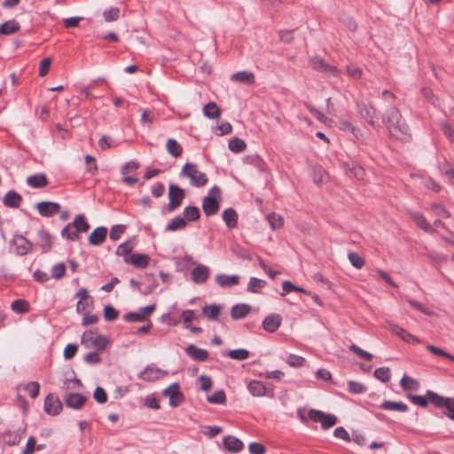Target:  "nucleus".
Returning <instances> with one entry per match:
<instances>
[{"label":"nucleus","mask_w":454,"mask_h":454,"mask_svg":"<svg viewBox=\"0 0 454 454\" xmlns=\"http://www.w3.org/2000/svg\"><path fill=\"white\" fill-rule=\"evenodd\" d=\"M51 272L52 278L60 279L66 273V266L63 262L57 263L51 268Z\"/></svg>","instance_id":"nucleus-57"},{"label":"nucleus","mask_w":454,"mask_h":454,"mask_svg":"<svg viewBox=\"0 0 454 454\" xmlns=\"http://www.w3.org/2000/svg\"><path fill=\"white\" fill-rule=\"evenodd\" d=\"M104 318L108 322L116 320L119 317V311L112 305H106L103 311Z\"/></svg>","instance_id":"nucleus-50"},{"label":"nucleus","mask_w":454,"mask_h":454,"mask_svg":"<svg viewBox=\"0 0 454 454\" xmlns=\"http://www.w3.org/2000/svg\"><path fill=\"white\" fill-rule=\"evenodd\" d=\"M357 110L363 119L373 129H380V124L377 121V109L371 102L357 103Z\"/></svg>","instance_id":"nucleus-5"},{"label":"nucleus","mask_w":454,"mask_h":454,"mask_svg":"<svg viewBox=\"0 0 454 454\" xmlns=\"http://www.w3.org/2000/svg\"><path fill=\"white\" fill-rule=\"evenodd\" d=\"M20 28V23L16 20H10L0 24V34L4 35H12Z\"/></svg>","instance_id":"nucleus-33"},{"label":"nucleus","mask_w":454,"mask_h":454,"mask_svg":"<svg viewBox=\"0 0 454 454\" xmlns=\"http://www.w3.org/2000/svg\"><path fill=\"white\" fill-rule=\"evenodd\" d=\"M407 214L416 225L427 232H434L435 230L432 228L431 224L427 222L426 217L418 211L407 210Z\"/></svg>","instance_id":"nucleus-18"},{"label":"nucleus","mask_w":454,"mask_h":454,"mask_svg":"<svg viewBox=\"0 0 454 454\" xmlns=\"http://www.w3.org/2000/svg\"><path fill=\"white\" fill-rule=\"evenodd\" d=\"M24 430L17 429L14 431L8 430L3 434V441L6 445L14 446L18 445L21 439Z\"/></svg>","instance_id":"nucleus-24"},{"label":"nucleus","mask_w":454,"mask_h":454,"mask_svg":"<svg viewBox=\"0 0 454 454\" xmlns=\"http://www.w3.org/2000/svg\"><path fill=\"white\" fill-rule=\"evenodd\" d=\"M215 282L222 287L236 286L239 283V277L237 275L219 274L215 277Z\"/></svg>","instance_id":"nucleus-30"},{"label":"nucleus","mask_w":454,"mask_h":454,"mask_svg":"<svg viewBox=\"0 0 454 454\" xmlns=\"http://www.w3.org/2000/svg\"><path fill=\"white\" fill-rule=\"evenodd\" d=\"M349 262L356 269H362L364 265V259L356 252H349L348 254Z\"/></svg>","instance_id":"nucleus-49"},{"label":"nucleus","mask_w":454,"mask_h":454,"mask_svg":"<svg viewBox=\"0 0 454 454\" xmlns=\"http://www.w3.org/2000/svg\"><path fill=\"white\" fill-rule=\"evenodd\" d=\"M179 384L173 383L162 391V395L169 397V404L177 407L184 402V395L179 390Z\"/></svg>","instance_id":"nucleus-10"},{"label":"nucleus","mask_w":454,"mask_h":454,"mask_svg":"<svg viewBox=\"0 0 454 454\" xmlns=\"http://www.w3.org/2000/svg\"><path fill=\"white\" fill-rule=\"evenodd\" d=\"M401 387L407 390H418L419 387V382L407 375H404L400 380Z\"/></svg>","instance_id":"nucleus-42"},{"label":"nucleus","mask_w":454,"mask_h":454,"mask_svg":"<svg viewBox=\"0 0 454 454\" xmlns=\"http://www.w3.org/2000/svg\"><path fill=\"white\" fill-rule=\"evenodd\" d=\"M431 209L434 210V212L440 216H442L444 218H450L451 216L449 210H447L442 204L440 203H433L431 205Z\"/></svg>","instance_id":"nucleus-63"},{"label":"nucleus","mask_w":454,"mask_h":454,"mask_svg":"<svg viewBox=\"0 0 454 454\" xmlns=\"http://www.w3.org/2000/svg\"><path fill=\"white\" fill-rule=\"evenodd\" d=\"M282 317L278 314L267 316L262 322V328L268 333H275L280 326Z\"/></svg>","instance_id":"nucleus-21"},{"label":"nucleus","mask_w":454,"mask_h":454,"mask_svg":"<svg viewBox=\"0 0 454 454\" xmlns=\"http://www.w3.org/2000/svg\"><path fill=\"white\" fill-rule=\"evenodd\" d=\"M380 408L386 411H396L400 412H405L408 411V406L403 402H394L386 400L380 405Z\"/></svg>","instance_id":"nucleus-31"},{"label":"nucleus","mask_w":454,"mask_h":454,"mask_svg":"<svg viewBox=\"0 0 454 454\" xmlns=\"http://www.w3.org/2000/svg\"><path fill=\"white\" fill-rule=\"evenodd\" d=\"M85 162L87 164V171L91 176H95L98 173V165H97L95 157H93L91 155H86Z\"/></svg>","instance_id":"nucleus-62"},{"label":"nucleus","mask_w":454,"mask_h":454,"mask_svg":"<svg viewBox=\"0 0 454 454\" xmlns=\"http://www.w3.org/2000/svg\"><path fill=\"white\" fill-rule=\"evenodd\" d=\"M268 222L272 229L276 230L280 228L283 225V218L275 214L271 213L267 216Z\"/></svg>","instance_id":"nucleus-60"},{"label":"nucleus","mask_w":454,"mask_h":454,"mask_svg":"<svg viewBox=\"0 0 454 454\" xmlns=\"http://www.w3.org/2000/svg\"><path fill=\"white\" fill-rule=\"evenodd\" d=\"M72 228L71 223L67 224L61 231V236L68 240L76 241L80 239V236L74 231H72Z\"/></svg>","instance_id":"nucleus-52"},{"label":"nucleus","mask_w":454,"mask_h":454,"mask_svg":"<svg viewBox=\"0 0 454 454\" xmlns=\"http://www.w3.org/2000/svg\"><path fill=\"white\" fill-rule=\"evenodd\" d=\"M427 257L437 266L440 267L447 262V256L434 252H429Z\"/></svg>","instance_id":"nucleus-58"},{"label":"nucleus","mask_w":454,"mask_h":454,"mask_svg":"<svg viewBox=\"0 0 454 454\" xmlns=\"http://www.w3.org/2000/svg\"><path fill=\"white\" fill-rule=\"evenodd\" d=\"M23 200L22 196L15 191H9L4 197L3 203L6 207L18 208Z\"/></svg>","instance_id":"nucleus-22"},{"label":"nucleus","mask_w":454,"mask_h":454,"mask_svg":"<svg viewBox=\"0 0 454 454\" xmlns=\"http://www.w3.org/2000/svg\"><path fill=\"white\" fill-rule=\"evenodd\" d=\"M166 148L168 153L174 158H178L183 153V147L176 139L173 138H169L167 141Z\"/></svg>","instance_id":"nucleus-37"},{"label":"nucleus","mask_w":454,"mask_h":454,"mask_svg":"<svg viewBox=\"0 0 454 454\" xmlns=\"http://www.w3.org/2000/svg\"><path fill=\"white\" fill-rule=\"evenodd\" d=\"M186 354L195 361L204 362L208 358V352L206 349L191 344L185 348Z\"/></svg>","instance_id":"nucleus-23"},{"label":"nucleus","mask_w":454,"mask_h":454,"mask_svg":"<svg viewBox=\"0 0 454 454\" xmlns=\"http://www.w3.org/2000/svg\"><path fill=\"white\" fill-rule=\"evenodd\" d=\"M232 82L253 84L254 82V75L253 73L248 71H240L233 74L231 76Z\"/></svg>","instance_id":"nucleus-32"},{"label":"nucleus","mask_w":454,"mask_h":454,"mask_svg":"<svg viewBox=\"0 0 454 454\" xmlns=\"http://www.w3.org/2000/svg\"><path fill=\"white\" fill-rule=\"evenodd\" d=\"M71 224L73 228H74V232L78 235L79 233L87 232L90 227V223L86 220L85 215L82 214L77 215Z\"/></svg>","instance_id":"nucleus-27"},{"label":"nucleus","mask_w":454,"mask_h":454,"mask_svg":"<svg viewBox=\"0 0 454 454\" xmlns=\"http://www.w3.org/2000/svg\"><path fill=\"white\" fill-rule=\"evenodd\" d=\"M309 66L314 70L329 74L333 76H339L340 72L336 67L327 64L323 59L319 57H313L309 59Z\"/></svg>","instance_id":"nucleus-9"},{"label":"nucleus","mask_w":454,"mask_h":454,"mask_svg":"<svg viewBox=\"0 0 454 454\" xmlns=\"http://www.w3.org/2000/svg\"><path fill=\"white\" fill-rule=\"evenodd\" d=\"M348 389L352 394H363L367 391V387L360 382L349 380L348 382Z\"/></svg>","instance_id":"nucleus-51"},{"label":"nucleus","mask_w":454,"mask_h":454,"mask_svg":"<svg viewBox=\"0 0 454 454\" xmlns=\"http://www.w3.org/2000/svg\"><path fill=\"white\" fill-rule=\"evenodd\" d=\"M223 442L225 449L233 453L239 452L244 448L242 441L232 435L225 436Z\"/></svg>","instance_id":"nucleus-25"},{"label":"nucleus","mask_w":454,"mask_h":454,"mask_svg":"<svg viewBox=\"0 0 454 454\" xmlns=\"http://www.w3.org/2000/svg\"><path fill=\"white\" fill-rule=\"evenodd\" d=\"M37 234L39 238L37 246L41 247L42 253H49L51 250L53 245L51 234L43 227L38 231Z\"/></svg>","instance_id":"nucleus-16"},{"label":"nucleus","mask_w":454,"mask_h":454,"mask_svg":"<svg viewBox=\"0 0 454 454\" xmlns=\"http://www.w3.org/2000/svg\"><path fill=\"white\" fill-rule=\"evenodd\" d=\"M427 349L435 356H443L454 362V356L438 347L429 344L427 346Z\"/></svg>","instance_id":"nucleus-54"},{"label":"nucleus","mask_w":454,"mask_h":454,"mask_svg":"<svg viewBox=\"0 0 454 454\" xmlns=\"http://www.w3.org/2000/svg\"><path fill=\"white\" fill-rule=\"evenodd\" d=\"M126 263L133 265L137 269H145L149 265L150 257L145 254L135 253L131 254L129 257L124 258Z\"/></svg>","instance_id":"nucleus-17"},{"label":"nucleus","mask_w":454,"mask_h":454,"mask_svg":"<svg viewBox=\"0 0 454 454\" xmlns=\"http://www.w3.org/2000/svg\"><path fill=\"white\" fill-rule=\"evenodd\" d=\"M120 15V9L117 7H112L109 10H106L103 12V17L106 21L111 22L117 20Z\"/></svg>","instance_id":"nucleus-56"},{"label":"nucleus","mask_w":454,"mask_h":454,"mask_svg":"<svg viewBox=\"0 0 454 454\" xmlns=\"http://www.w3.org/2000/svg\"><path fill=\"white\" fill-rule=\"evenodd\" d=\"M247 148L246 142L239 137H233L229 141V149L235 153H240Z\"/></svg>","instance_id":"nucleus-41"},{"label":"nucleus","mask_w":454,"mask_h":454,"mask_svg":"<svg viewBox=\"0 0 454 454\" xmlns=\"http://www.w3.org/2000/svg\"><path fill=\"white\" fill-rule=\"evenodd\" d=\"M167 374V372L158 368L155 364H150L138 374L137 377L144 381L153 382L165 377Z\"/></svg>","instance_id":"nucleus-8"},{"label":"nucleus","mask_w":454,"mask_h":454,"mask_svg":"<svg viewBox=\"0 0 454 454\" xmlns=\"http://www.w3.org/2000/svg\"><path fill=\"white\" fill-rule=\"evenodd\" d=\"M187 222L181 215L174 217L166 226L165 231H176L186 228Z\"/></svg>","instance_id":"nucleus-36"},{"label":"nucleus","mask_w":454,"mask_h":454,"mask_svg":"<svg viewBox=\"0 0 454 454\" xmlns=\"http://www.w3.org/2000/svg\"><path fill=\"white\" fill-rule=\"evenodd\" d=\"M180 176L188 177L191 184L196 187H203L208 182L207 175L199 171L197 165L191 162H187L183 166Z\"/></svg>","instance_id":"nucleus-2"},{"label":"nucleus","mask_w":454,"mask_h":454,"mask_svg":"<svg viewBox=\"0 0 454 454\" xmlns=\"http://www.w3.org/2000/svg\"><path fill=\"white\" fill-rule=\"evenodd\" d=\"M207 400L210 403L223 404L226 402L225 392L223 390L215 391L211 395H208Z\"/></svg>","instance_id":"nucleus-48"},{"label":"nucleus","mask_w":454,"mask_h":454,"mask_svg":"<svg viewBox=\"0 0 454 454\" xmlns=\"http://www.w3.org/2000/svg\"><path fill=\"white\" fill-rule=\"evenodd\" d=\"M27 184L32 188H43L47 186L48 180L44 174L38 173L29 176L27 178Z\"/></svg>","instance_id":"nucleus-29"},{"label":"nucleus","mask_w":454,"mask_h":454,"mask_svg":"<svg viewBox=\"0 0 454 454\" xmlns=\"http://www.w3.org/2000/svg\"><path fill=\"white\" fill-rule=\"evenodd\" d=\"M308 418L313 422H320L323 429H328L333 427L338 419L333 414H326L322 411L310 409L308 412Z\"/></svg>","instance_id":"nucleus-7"},{"label":"nucleus","mask_w":454,"mask_h":454,"mask_svg":"<svg viewBox=\"0 0 454 454\" xmlns=\"http://www.w3.org/2000/svg\"><path fill=\"white\" fill-rule=\"evenodd\" d=\"M109 342V339L105 335H98L94 340H92V344L98 350H105Z\"/></svg>","instance_id":"nucleus-53"},{"label":"nucleus","mask_w":454,"mask_h":454,"mask_svg":"<svg viewBox=\"0 0 454 454\" xmlns=\"http://www.w3.org/2000/svg\"><path fill=\"white\" fill-rule=\"evenodd\" d=\"M215 196H221V189L218 186L212 187L209 194L203 199L202 209L207 216L214 215L219 211L220 203Z\"/></svg>","instance_id":"nucleus-4"},{"label":"nucleus","mask_w":454,"mask_h":454,"mask_svg":"<svg viewBox=\"0 0 454 454\" xmlns=\"http://www.w3.org/2000/svg\"><path fill=\"white\" fill-rule=\"evenodd\" d=\"M383 122L392 137L403 142L410 140V128L396 106H393L385 112Z\"/></svg>","instance_id":"nucleus-1"},{"label":"nucleus","mask_w":454,"mask_h":454,"mask_svg":"<svg viewBox=\"0 0 454 454\" xmlns=\"http://www.w3.org/2000/svg\"><path fill=\"white\" fill-rule=\"evenodd\" d=\"M265 285L266 282L264 280L253 277L249 280L247 291L256 294L259 292V289L264 287Z\"/></svg>","instance_id":"nucleus-47"},{"label":"nucleus","mask_w":454,"mask_h":454,"mask_svg":"<svg viewBox=\"0 0 454 454\" xmlns=\"http://www.w3.org/2000/svg\"><path fill=\"white\" fill-rule=\"evenodd\" d=\"M407 398L414 404L418 405V406H420V407H427L428 405V403H431L428 396H427V393L426 394L425 396L423 395H412V394H408L407 395Z\"/></svg>","instance_id":"nucleus-44"},{"label":"nucleus","mask_w":454,"mask_h":454,"mask_svg":"<svg viewBox=\"0 0 454 454\" xmlns=\"http://www.w3.org/2000/svg\"><path fill=\"white\" fill-rule=\"evenodd\" d=\"M168 210L169 212H172L178 208L182 203L183 200L185 198V192L184 189H182L180 186L175 184H170L168 185Z\"/></svg>","instance_id":"nucleus-6"},{"label":"nucleus","mask_w":454,"mask_h":454,"mask_svg":"<svg viewBox=\"0 0 454 454\" xmlns=\"http://www.w3.org/2000/svg\"><path fill=\"white\" fill-rule=\"evenodd\" d=\"M389 329L390 331L397 335L399 338H401L403 341L407 343H412V344H419L420 340L416 337L415 335L410 333L405 329L402 328L396 324H389Z\"/></svg>","instance_id":"nucleus-14"},{"label":"nucleus","mask_w":454,"mask_h":454,"mask_svg":"<svg viewBox=\"0 0 454 454\" xmlns=\"http://www.w3.org/2000/svg\"><path fill=\"white\" fill-rule=\"evenodd\" d=\"M35 207L39 214L43 217L53 216L60 210V205L51 201H41Z\"/></svg>","instance_id":"nucleus-13"},{"label":"nucleus","mask_w":454,"mask_h":454,"mask_svg":"<svg viewBox=\"0 0 454 454\" xmlns=\"http://www.w3.org/2000/svg\"><path fill=\"white\" fill-rule=\"evenodd\" d=\"M223 220L229 229H234L238 226V213L234 208L229 207L223 212Z\"/></svg>","instance_id":"nucleus-28"},{"label":"nucleus","mask_w":454,"mask_h":454,"mask_svg":"<svg viewBox=\"0 0 454 454\" xmlns=\"http://www.w3.org/2000/svg\"><path fill=\"white\" fill-rule=\"evenodd\" d=\"M224 356L231 357V359L243 361L249 357V351L245 348H238L233 350H228L223 353Z\"/></svg>","instance_id":"nucleus-39"},{"label":"nucleus","mask_w":454,"mask_h":454,"mask_svg":"<svg viewBox=\"0 0 454 454\" xmlns=\"http://www.w3.org/2000/svg\"><path fill=\"white\" fill-rule=\"evenodd\" d=\"M12 243L15 246V253L21 256L30 253L34 247L33 242L23 235H14Z\"/></svg>","instance_id":"nucleus-11"},{"label":"nucleus","mask_w":454,"mask_h":454,"mask_svg":"<svg viewBox=\"0 0 454 454\" xmlns=\"http://www.w3.org/2000/svg\"><path fill=\"white\" fill-rule=\"evenodd\" d=\"M349 350L357 355L359 357L365 359L367 361H370L372 358V355L371 353L360 348L357 345L354 343L349 346Z\"/></svg>","instance_id":"nucleus-59"},{"label":"nucleus","mask_w":454,"mask_h":454,"mask_svg":"<svg viewBox=\"0 0 454 454\" xmlns=\"http://www.w3.org/2000/svg\"><path fill=\"white\" fill-rule=\"evenodd\" d=\"M210 270L206 265L199 264L191 272L192 279L196 284H204L209 278Z\"/></svg>","instance_id":"nucleus-19"},{"label":"nucleus","mask_w":454,"mask_h":454,"mask_svg":"<svg viewBox=\"0 0 454 454\" xmlns=\"http://www.w3.org/2000/svg\"><path fill=\"white\" fill-rule=\"evenodd\" d=\"M221 109L215 102H208L203 107L204 115L209 119L218 118L221 115Z\"/></svg>","instance_id":"nucleus-38"},{"label":"nucleus","mask_w":454,"mask_h":454,"mask_svg":"<svg viewBox=\"0 0 454 454\" xmlns=\"http://www.w3.org/2000/svg\"><path fill=\"white\" fill-rule=\"evenodd\" d=\"M107 237V228L99 226L90 234L88 241L91 246H100L105 242Z\"/></svg>","instance_id":"nucleus-20"},{"label":"nucleus","mask_w":454,"mask_h":454,"mask_svg":"<svg viewBox=\"0 0 454 454\" xmlns=\"http://www.w3.org/2000/svg\"><path fill=\"white\" fill-rule=\"evenodd\" d=\"M86 400V396L80 393H67L64 397L66 405L74 410H80Z\"/></svg>","instance_id":"nucleus-15"},{"label":"nucleus","mask_w":454,"mask_h":454,"mask_svg":"<svg viewBox=\"0 0 454 454\" xmlns=\"http://www.w3.org/2000/svg\"><path fill=\"white\" fill-rule=\"evenodd\" d=\"M183 214L184 216V218L186 220V222L197 221L200 217V209L198 207L195 206H188L184 207Z\"/></svg>","instance_id":"nucleus-43"},{"label":"nucleus","mask_w":454,"mask_h":454,"mask_svg":"<svg viewBox=\"0 0 454 454\" xmlns=\"http://www.w3.org/2000/svg\"><path fill=\"white\" fill-rule=\"evenodd\" d=\"M221 313V306L217 304L206 305L202 308V314L209 320H216Z\"/></svg>","instance_id":"nucleus-35"},{"label":"nucleus","mask_w":454,"mask_h":454,"mask_svg":"<svg viewBox=\"0 0 454 454\" xmlns=\"http://www.w3.org/2000/svg\"><path fill=\"white\" fill-rule=\"evenodd\" d=\"M440 128L442 129V131L443 132V134L445 135V137L451 142L454 143V129L453 127L449 124L448 122H441L440 123Z\"/></svg>","instance_id":"nucleus-64"},{"label":"nucleus","mask_w":454,"mask_h":454,"mask_svg":"<svg viewBox=\"0 0 454 454\" xmlns=\"http://www.w3.org/2000/svg\"><path fill=\"white\" fill-rule=\"evenodd\" d=\"M374 377L379 380L387 383L390 380L391 374L388 367H380L374 371Z\"/></svg>","instance_id":"nucleus-45"},{"label":"nucleus","mask_w":454,"mask_h":454,"mask_svg":"<svg viewBox=\"0 0 454 454\" xmlns=\"http://www.w3.org/2000/svg\"><path fill=\"white\" fill-rule=\"evenodd\" d=\"M251 311V306L246 303L234 305L231 309V317L234 320H239L246 317Z\"/></svg>","instance_id":"nucleus-26"},{"label":"nucleus","mask_w":454,"mask_h":454,"mask_svg":"<svg viewBox=\"0 0 454 454\" xmlns=\"http://www.w3.org/2000/svg\"><path fill=\"white\" fill-rule=\"evenodd\" d=\"M63 404L59 398L53 395L49 394L44 400V411L49 415H58L62 411Z\"/></svg>","instance_id":"nucleus-12"},{"label":"nucleus","mask_w":454,"mask_h":454,"mask_svg":"<svg viewBox=\"0 0 454 454\" xmlns=\"http://www.w3.org/2000/svg\"><path fill=\"white\" fill-rule=\"evenodd\" d=\"M248 391L254 396L261 397L266 394L265 385L259 380H251L247 386Z\"/></svg>","instance_id":"nucleus-34"},{"label":"nucleus","mask_w":454,"mask_h":454,"mask_svg":"<svg viewBox=\"0 0 454 454\" xmlns=\"http://www.w3.org/2000/svg\"><path fill=\"white\" fill-rule=\"evenodd\" d=\"M11 309L15 313L24 314L30 310V304L24 299H18L12 302Z\"/></svg>","instance_id":"nucleus-40"},{"label":"nucleus","mask_w":454,"mask_h":454,"mask_svg":"<svg viewBox=\"0 0 454 454\" xmlns=\"http://www.w3.org/2000/svg\"><path fill=\"white\" fill-rule=\"evenodd\" d=\"M427 396L435 407L445 408L447 411H444L443 414L450 419L454 420V398L440 395L431 390H427Z\"/></svg>","instance_id":"nucleus-3"},{"label":"nucleus","mask_w":454,"mask_h":454,"mask_svg":"<svg viewBox=\"0 0 454 454\" xmlns=\"http://www.w3.org/2000/svg\"><path fill=\"white\" fill-rule=\"evenodd\" d=\"M126 226L122 224H115L111 228L109 237L112 240H118L121 234L125 232Z\"/></svg>","instance_id":"nucleus-55"},{"label":"nucleus","mask_w":454,"mask_h":454,"mask_svg":"<svg viewBox=\"0 0 454 454\" xmlns=\"http://www.w3.org/2000/svg\"><path fill=\"white\" fill-rule=\"evenodd\" d=\"M133 246L129 241L120 244L115 251L118 256H123V259L130 256Z\"/></svg>","instance_id":"nucleus-46"},{"label":"nucleus","mask_w":454,"mask_h":454,"mask_svg":"<svg viewBox=\"0 0 454 454\" xmlns=\"http://www.w3.org/2000/svg\"><path fill=\"white\" fill-rule=\"evenodd\" d=\"M286 362L292 367H301L305 364L306 360L301 356L291 354Z\"/></svg>","instance_id":"nucleus-61"}]
</instances>
